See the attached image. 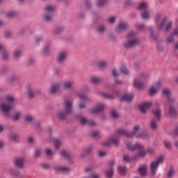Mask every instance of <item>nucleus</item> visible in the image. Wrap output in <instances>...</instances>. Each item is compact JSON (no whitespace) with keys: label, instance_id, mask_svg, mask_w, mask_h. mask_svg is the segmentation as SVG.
<instances>
[{"label":"nucleus","instance_id":"nucleus-1","mask_svg":"<svg viewBox=\"0 0 178 178\" xmlns=\"http://www.w3.org/2000/svg\"><path fill=\"white\" fill-rule=\"evenodd\" d=\"M127 148L130 149V151H138L137 154H135L134 156V159H137V158H143V156H145V154H147V151L144 150V146L141 144L136 143L135 145H131V143H127Z\"/></svg>","mask_w":178,"mask_h":178},{"label":"nucleus","instance_id":"nucleus-2","mask_svg":"<svg viewBox=\"0 0 178 178\" xmlns=\"http://www.w3.org/2000/svg\"><path fill=\"white\" fill-rule=\"evenodd\" d=\"M73 101L72 99H66L64 104V112H59L57 114L58 119L65 120L66 115H69L73 112L72 109Z\"/></svg>","mask_w":178,"mask_h":178},{"label":"nucleus","instance_id":"nucleus-3","mask_svg":"<svg viewBox=\"0 0 178 178\" xmlns=\"http://www.w3.org/2000/svg\"><path fill=\"white\" fill-rule=\"evenodd\" d=\"M134 132L129 133L124 129H120V130H118V134H120V136H126V137H127V138H131V137H133V136H136V137H137V138H147V135L146 133L141 134H137V131H138V130H140V127H138V126L134 127Z\"/></svg>","mask_w":178,"mask_h":178},{"label":"nucleus","instance_id":"nucleus-4","mask_svg":"<svg viewBox=\"0 0 178 178\" xmlns=\"http://www.w3.org/2000/svg\"><path fill=\"white\" fill-rule=\"evenodd\" d=\"M5 99L6 101H7V102H10V104H1L0 105V109L2 112H3V113H6V116L8 117L9 116V114H8V113H9L10 111L12 109V102L15 101V97H13V96L7 95L6 96Z\"/></svg>","mask_w":178,"mask_h":178},{"label":"nucleus","instance_id":"nucleus-5","mask_svg":"<svg viewBox=\"0 0 178 178\" xmlns=\"http://www.w3.org/2000/svg\"><path fill=\"white\" fill-rule=\"evenodd\" d=\"M127 40L128 42L124 44V47H125L127 49L138 45V40L136 38V33L134 32H130L127 37Z\"/></svg>","mask_w":178,"mask_h":178},{"label":"nucleus","instance_id":"nucleus-6","mask_svg":"<svg viewBox=\"0 0 178 178\" xmlns=\"http://www.w3.org/2000/svg\"><path fill=\"white\" fill-rule=\"evenodd\" d=\"M45 14L44 15V19L46 22H51L52 17H54V12L55 10V7L52 6H46L44 8Z\"/></svg>","mask_w":178,"mask_h":178},{"label":"nucleus","instance_id":"nucleus-7","mask_svg":"<svg viewBox=\"0 0 178 178\" xmlns=\"http://www.w3.org/2000/svg\"><path fill=\"white\" fill-rule=\"evenodd\" d=\"M138 9L139 10H144L143 13L142 14L143 19H149V12L147 10V9H148V3L142 2L138 7Z\"/></svg>","mask_w":178,"mask_h":178},{"label":"nucleus","instance_id":"nucleus-8","mask_svg":"<svg viewBox=\"0 0 178 178\" xmlns=\"http://www.w3.org/2000/svg\"><path fill=\"white\" fill-rule=\"evenodd\" d=\"M162 162H163V157H159L157 161L152 162L150 165V171L152 175H155L158 166H159V163H162Z\"/></svg>","mask_w":178,"mask_h":178},{"label":"nucleus","instance_id":"nucleus-9","mask_svg":"<svg viewBox=\"0 0 178 178\" xmlns=\"http://www.w3.org/2000/svg\"><path fill=\"white\" fill-rule=\"evenodd\" d=\"M67 58V53L66 51H60L57 56L56 62L57 63H63V62L66 60Z\"/></svg>","mask_w":178,"mask_h":178},{"label":"nucleus","instance_id":"nucleus-10","mask_svg":"<svg viewBox=\"0 0 178 178\" xmlns=\"http://www.w3.org/2000/svg\"><path fill=\"white\" fill-rule=\"evenodd\" d=\"M152 106V103L151 102H145L144 104L138 106V108L140 109L142 113H145L147 109H149Z\"/></svg>","mask_w":178,"mask_h":178},{"label":"nucleus","instance_id":"nucleus-11","mask_svg":"<svg viewBox=\"0 0 178 178\" xmlns=\"http://www.w3.org/2000/svg\"><path fill=\"white\" fill-rule=\"evenodd\" d=\"M79 122L81 124H88V126H95L93 120H88L84 117H79Z\"/></svg>","mask_w":178,"mask_h":178},{"label":"nucleus","instance_id":"nucleus-12","mask_svg":"<svg viewBox=\"0 0 178 178\" xmlns=\"http://www.w3.org/2000/svg\"><path fill=\"white\" fill-rule=\"evenodd\" d=\"M105 108V106L104 104H99L95 107L94 108H92L89 111L90 113H99V112H102Z\"/></svg>","mask_w":178,"mask_h":178},{"label":"nucleus","instance_id":"nucleus-13","mask_svg":"<svg viewBox=\"0 0 178 178\" xmlns=\"http://www.w3.org/2000/svg\"><path fill=\"white\" fill-rule=\"evenodd\" d=\"M94 65L95 66H96V67H98L99 69H102L104 67H106L107 63L104 60H100L95 62Z\"/></svg>","mask_w":178,"mask_h":178},{"label":"nucleus","instance_id":"nucleus-14","mask_svg":"<svg viewBox=\"0 0 178 178\" xmlns=\"http://www.w3.org/2000/svg\"><path fill=\"white\" fill-rule=\"evenodd\" d=\"M127 27H129V25H127V23L124 22H121L119 23L118 26L116 29V31L118 33H120V31H122V30H127Z\"/></svg>","mask_w":178,"mask_h":178},{"label":"nucleus","instance_id":"nucleus-15","mask_svg":"<svg viewBox=\"0 0 178 178\" xmlns=\"http://www.w3.org/2000/svg\"><path fill=\"white\" fill-rule=\"evenodd\" d=\"M74 82L73 81H65L63 83V88L65 90H69L73 88Z\"/></svg>","mask_w":178,"mask_h":178},{"label":"nucleus","instance_id":"nucleus-16","mask_svg":"<svg viewBox=\"0 0 178 178\" xmlns=\"http://www.w3.org/2000/svg\"><path fill=\"white\" fill-rule=\"evenodd\" d=\"M89 81L91 84H99L101 83V78L97 76H91L89 78Z\"/></svg>","mask_w":178,"mask_h":178},{"label":"nucleus","instance_id":"nucleus-17","mask_svg":"<svg viewBox=\"0 0 178 178\" xmlns=\"http://www.w3.org/2000/svg\"><path fill=\"white\" fill-rule=\"evenodd\" d=\"M163 94L167 97V99L170 104L175 102V100L172 99V95H170V90L169 89L163 90Z\"/></svg>","mask_w":178,"mask_h":178},{"label":"nucleus","instance_id":"nucleus-18","mask_svg":"<svg viewBox=\"0 0 178 178\" xmlns=\"http://www.w3.org/2000/svg\"><path fill=\"white\" fill-rule=\"evenodd\" d=\"M15 166L17 168L22 169V168H23V166H24V158L17 159L15 160Z\"/></svg>","mask_w":178,"mask_h":178},{"label":"nucleus","instance_id":"nucleus-19","mask_svg":"<svg viewBox=\"0 0 178 178\" xmlns=\"http://www.w3.org/2000/svg\"><path fill=\"white\" fill-rule=\"evenodd\" d=\"M60 88V85L59 83H54L51 85V86L49 88V93L50 94H55L58 90Z\"/></svg>","mask_w":178,"mask_h":178},{"label":"nucleus","instance_id":"nucleus-20","mask_svg":"<svg viewBox=\"0 0 178 178\" xmlns=\"http://www.w3.org/2000/svg\"><path fill=\"white\" fill-rule=\"evenodd\" d=\"M91 151H92V147H89L83 149L82 153L80 155V158L81 159H83V158H86V156H87V155H88V154H90V152H91Z\"/></svg>","mask_w":178,"mask_h":178},{"label":"nucleus","instance_id":"nucleus-21","mask_svg":"<svg viewBox=\"0 0 178 178\" xmlns=\"http://www.w3.org/2000/svg\"><path fill=\"white\" fill-rule=\"evenodd\" d=\"M133 98H134V95L133 94H127L121 97V101H127V102H130L133 101Z\"/></svg>","mask_w":178,"mask_h":178},{"label":"nucleus","instance_id":"nucleus-22","mask_svg":"<svg viewBox=\"0 0 178 178\" xmlns=\"http://www.w3.org/2000/svg\"><path fill=\"white\" fill-rule=\"evenodd\" d=\"M134 86L138 88V90H143L145 87V85L136 79L134 82Z\"/></svg>","mask_w":178,"mask_h":178},{"label":"nucleus","instance_id":"nucleus-23","mask_svg":"<svg viewBox=\"0 0 178 178\" xmlns=\"http://www.w3.org/2000/svg\"><path fill=\"white\" fill-rule=\"evenodd\" d=\"M169 113L171 118H177V111L173 106L170 107Z\"/></svg>","mask_w":178,"mask_h":178},{"label":"nucleus","instance_id":"nucleus-24","mask_svg":"<svg viewBox=\"0 0 178 178\" xmlns=\"http://www.w3.org/2000/svg\"><path fill=\"white\" fill-rule=\"evenodd\" d=\"M53 143L54 144L55 149H59V148H60V145L62 144V142L60 141V140H59L58 138H54Z\"/></svg>","mask_w":178,"mask_h":178},{"label":"nucleus","instance_id":"nucleus-25","mask_svg":"<svg viewBox=\"0 0 178 178\" xmlns=\"http://www.w3.org/2000/svg\"><path fill=\"white\" fill-rule=\"evenodd\" d=\"M161 113H162V111L161 109L157 108L156 110H153V115L156 118L157 120H161Z\"/></svg>","mask_w":178,"mask_h":178},{"label":"nucleus","instance_id":"nucleus-26","mask_svg":"<svg viewBox=\"0 0 178 178\" xmlns=\"http://www.w3.org/2000/svg\"><path fill=\"white\" fill-rule=\"evenodd\" d=\"M138 172L141 176H145L147 174V165H143L138 168Z\"/></svg>","mask_w":178,"mask_h":178},{"label":"nucleus","instance_id":"nucleus-27","mask_svg":"<svg viewBox=\"0 0 178 178\" xmlns=\"http://www.w3.org/2000/svg\"><path fill=\"white\" fill-rule=\"evenodd\" d=\"M159 87V83L156 84V87L152 86L149 90V95H154V94H156V91H158Z\"/></svg>","mask_w":178,"mask_h":178},{"label":"nucleus","instance_id":"nucleus-28","mask_svg":"<svg viewBox=\"0 0 178 178\" xmlns=\"http://www.w3.org/2000/svg\"><path fill=\"white\" fill-rule=\"evenodd\" d=\"M150 127L152 130H156L158 129V122L156 119H153L150 122Z\"/></svg>","mask_w":178,"mask_h":178},{"label":"nucleus","instance_id":"nucleus-29","mask_svg":"<svg viewBox=\"0 0 178 178\" xmlns=\"http://www.w3.org/2000/svg\"><path fill=\"white\" fill-rule=\"evenodd\" d=\"M118 171H119L120 175L121 176H123V175H124L126 172H127V168H126V167H124V166L120 165L118 167Z\"/></svg>","mask_w":178,"mask_h":178},{"label":"nucleus","instance_id":"nucleus-30","mask_svg":"<svg viewBox=\"0 0 178 178\" xmlns=\"http://www.w3.org/2000/svg\"><path fill=\"white\" fill-rule=\"evenodd\" d=\"M60 154L61 156H63V158H66L67 159H70V156L69 155V153L66 152V150H61Z\"/></svg>","mask_w":178,"mask_h":178},{"label":"nucleus","instance_id":"nucleus-31","mask_svg":"<svg viewBox=\"0 0 178 178\" xmlns=\"http://www.w3.org/2000/svg\"><path fill=\"white\" fill-rule=\"evenodd\" d=\"M112 144V137H110L106 142L102 143V147H109Z\"/></svg>","mask_w":178,"mask_h":178},{"label":"nucleus","instance_id":"nucleus-32","mask_svg":"<svg viewBox=\"0 0 178 178\" xmlns=\"http://www.w3.org/2000/svg\"><path fill=\"white\" fill-rule=\"evenodd\" d=\"M20 115L21 113L19 112L15 113L13 117H12V120L14 122H17L19 120V118H20Z\"/></svg>","mask_w":178,"mask_h":178},{"label":"nucleus","instance_id":"nucleus-33","mask_svg":"<svg viewBox=\"0 0 178 178\" xmlns=\"http://www.w3.org/2000/svg\"><path fill=\"white\" fill-rule=\"evenodd\" d=\"M17 13L15 11H9L7 13V17H16Z\"/></svg>","mask_w":178,"mask_h":178},{"label":"nucleus","instance_id":"nucleus-34","mask_svg":"<svg viewBox=\"0 0 178 178\" xmlns=\"http://www.w3.org/2000/svg\"><path fill=\"white\" fill-rule=\"evenodd\" d=\"M167 21H168V17H164L160 26H159V30H162V29L165 27V24H166Z\"/></svg>","mask_w":178,"mask_h":178},{"label":"nucleus","instance_id":"nucleus-35","mask_svg":"<svg viewBox=\"0 0 178 178\" xmlns=\"http://www.w3.org/2000/svg\"><path fill=\"white\" fill-rule=\"evenodd\" d=\"M105 177L106 178H112V168H109L105 172Z\"/></svg>","mask_w":178,"mask_h":178},{"label":"nucleus","instance_id":"nucleus-36","mask_svg":"<svg viewBox=\"0 0 178 178\" xmlns=\"http://www.w3.org/2000/svg\"><path fill=\"white\" fill-rule=\"evenodd\" d=\"M78 96L81 98V99L83 100V102H88L90 101V98L87 97L83 95H80L78 93Z\"/></svg>","mask_w":178,"mask_h":178},{"label":"nucleus","instance_id":"nucleus-37","mask_svg":"<svg viewBox=\"0 0 178 178\" xmlns=\"http://www.w3.org/2000/svg\"><path fill=\"white\" fill-rule=\"evenodd\" d=\"M120 72L123 73L124 74H129V70L124 65H122L120 67Z\"/></svg>","mask_w":178,"mask_h":178},{"label":"nucleus","instance_id":"nucleus-38","mask_svg":"<svg viewBox=\"0 0 178 178\" xmlns=\"http://www.w3.org/2000/svg\"><path fill=\"white\" fill-rule=\"evenodd\" d=\"M97 31V33H100L101 34L104 33V32L105 31V26L104 25L99 26Z\"/></svg>","mask_w":178,"mask_h":178},{"label":"nucleus","instance_id":"nucleus-39","mask_svg":"<svg viewBox=\"0 0 178 178\" xmlns=\"http://www.w3.org/2000/svg\"><path fill=\"white\" fill-rule=\"evenodd\" d=\"M175 175V168H171L167 175L168 177H173Z\"/></svg>","mask_w":178,"mask_h":178},{"label":"nucleus","instance_id":"nucleus-40","mask_svg":"<svg viewBox=\"0 0 178 178\" xmlns=\"http://www.w3.org/2000/svg\"><path fill=\"white\" fill-rule=\"evenodd\" d=\"M22 56V51L20 50H15L14 51V57L17 58H20V56Z\"/></svg>","mask_w":178,"mask_h":178},{"label":"nucleus","instance_id":"nucleus-41","mask_svg":"<svg viewBox=\"0 0 178 178\" xmlns=\"http://www.w3.org/2000/svg\"><path fill=\"white\" fill-rule=\"evenodd\" d=\"M44 154L47 156H52L54 155V153L52 152V150H51V149H46L44 150Z\"/></svg>","mask_w":178,"mask_h":178},{"label":"nucleus","instance_id":"nucleus-42","mask_svg":"<svg viewBox=\"0 0 178 178\" xmlns=\"http://www.w3.org/2000/svg\"><path fill=\"white\" fill-rule=\"evenodd\" d=\"M28 97H29V98H33V97H34V92H33L32 88L28 89Z\"/></svg>","mask_w":178,"mask_h":178},{"label":"nucleus","instance_id":"nucleus-43","mask_svg":"<svg viewBox=\"0 0 178 178\" xmlns=\"http://www.w3.org/2000/svg\"><path fill=\"white\" fill-rule=\"evenodd\" d=\"M112 118H114V119L119 118V113L115 109L112 110Z\"/></svg>","mask_w":178,"mask_h":178},{"label":"nucleus","instance_id":"nucleus-44","mask_svg":"<svg viewBox=\"0 0 178 178\" xmlns=\"http://www.w3.org/2000/svg\"><path fill=\"white\" fill-rule=\"evenodd\" d=\"M63 31V28L58 27L54 29L55 34H60Z\"/></svg>","mask_w":178,"mask_h":178},{"label":"nucleus","instance_id":"nucleus-45","mask_svg":"<svg viewBox=\"0 0 178 178\" xmlns=\"http://www.w3.org/2000/svg\"><path fill=\"white\" fill-rule=\"evenodd\" d=\"M81 91H83V92H87L90 91V88L87 85H83L81 87Z\"/></svg>","mask_w":178,"mask_h":178},{"label":"nucleus","instance_id":"nucleus-46","mask_svg":"<svg viewBox=\"0 0 178 178\" xmlns=\"http://www.w3.org/2000/svg\"><path fill=\"white\" fill-rule=\"evenodd\" d=\"M18 138H19V136L16 134L10 135V138L12 141H17Z\"/></svg>","mask_w":178,"mask_h":178},{"label":"nucleus","instance_id":"nucleus-47","mask_svg":"<svg viewBox=\"0 0 178 178\" xmlns=\"http://www.w3.org/2000/svg\"><path fill=\"white\" fill-rule=\"evenodd\" d=\"M148 74L145 73H140V80H145V79H147Z\"/></svg>","mask_w":178,"mask_h":178},{"label":"nucleus","instance_id":"nucleus-48","mask_svg":"<svg viewBox=\"0 0 178 178\" xmlns=\"http://www.w3.org/2000/svg\"><path fill=\"white\" fill-rule=\"evenodd\" d=\"M25 120L26 122H33V115H25Z\"/></svg>","mask_w":178,"mask_h":178},{"label":"nucleus","instance_id":"nucleus-49","mask_svg":"<svg viewBox=\"0 0 178 178\" xmlns=\"http://www.w3.org/2000/svg\"><path fill=\"white\" fill-rule=\"evenodd\" d=\"M106 2V0H98L97 2V6H103V5H105V3Z\"/></svg>","mask_w":178,"mask_h":178},{"label":"nucleus","instance_id":"nucleus-50","mask_svg":"<svg viewBox=\"0 0 178 178\" xmlns=\"http://www.w3.org/2000/svg\"><path fill=\"white\" fill-rule=\"evenodd\" d=\"M112 143L114 145H119V138H113Z\"/></svg>","mask_w":178,"mask_h":178},{"label":"nucleus","instance_id":"nucleus-51","mask_svg":"<svg viewBox=\"0 0 178 178\" xmlns=\"http://www.w3.org/2000/svg\"><path fill=\"white\" fill-rule=\"evenodd\" d=\"M35 158H38L39 156H41V149H38L35 151Z\"/></svg>","mask_w":178,"mask_h":178},{"label":"nucleus","instance_id":"nucleus-52","mask_svg":"<svg viewBox=\"0 0 178 178\" xmlns=\"http://www.w3.org/2000/svg\"><path fill=\"white\" fill-rule=\"evenodd\" d=\"M1 58L2 59H3L4 60H6V59H8V52L6 51H3L1 54Z\"/></svg>","mask_w":178,"mask_h":178},{"label":"nucleus","instance_id":"nucleus-53","mask_svg":"<svg viewBox=\"0 0 178 178\" xmlns=\"http://www.w3.org/2000/svg\"><path fill=\"white\" fill-rule=\"evenodd\" d=\"M173 34H171L168 38H167L168 42L172 43L173 40H175V38L173 37Z\"/></svg>","mask_w":178,"mask_h":178},{"label":"nucleus","instance_id":"nucleus-54","mask_svg":"<svg viewBox=\"0 0 178 178\" xmlns=\"http://www.w3.org/2000/svg\"><path fill=\"white\" fill-rule=\"evenodd\" d=\"M123 158L124 161H126L127 162H131V158H130L129 155L125 154Z\"/></svg>","mask_w":178,"mask_h":178},{"label":"nucleus","instance_id":"nucleus-55","mask_svg":"<svg viewBox=\"0 0 178 178\" xmlns=\"http://www.w3.org/2000/svg\"><path fill=\"white\" fill-rule=\"evenodd\" d=\"M160 21H161V15L158 14L156 15V18H155L156 24H158V23H159Z\"/></svg>","mask_w":178,"mask_h":178},{"label":"nucleus","instance_id":"nucleus-56","mask_svg":"<svg viewBox=\"0 0 178 178\" xmlns=\"http://www.w3.org/2000/svg\"><path fill=\"white\" fill-rule=\"evenodd\" d=\"M58 170H60V172H69V168L66 167H59Z\"/></svg>","mask_w":178,"mask_h":178},{"label":"nucleus","instance_id":"nucleus-57","mask_svg":"<svg viewBox=\"0 0 178 178\" xmlns=\"http://www.w3.org/2000/svg\"><path fill=\"white\" fill-rule=\"evenodd\" d=\"M105 155H106V152H105L104 151L98 152V156H99L100 158H102V156H105Z\"/></svg>","mask_w":178,"mask_h":178},{"label":"nucleus","instance_id":"nucleus-58","mask_svg":"<svg viewBox=\"0 0 178 178\" xmlns=\"http://www.w3.org/2000/svg\"><path fill=\"white\" fill-rule=\"evenodd\" d=\"M40 167L42 168V169H48L49 168V164L48 163H42L40 165Z\"/></svg>","mask_w":178,"mask_h":178},{"label":"nucleus","instance_id":"nucleus-59","mask_svg":"<svg viewBox=\"0 0 178 178\" xmlns=\"http://www.w3.org/2000/svg\"><path fill=\"white\" fill-rule=\"evenodd\" d=\"M138 30H145V25H143V24H138L136 26Z\"/></svg>","mask_w":178,"mask_h":178},{"label":"nucleus","instance_id":"nucleus-60","mask_svg":"<svg viewBox=\"0 0 178 178\" xmlns=\"http://www.w3.org/2000/svg\"><path fill=\"white\" fill-rule=\"evenodd\" d=\"M172 29V22H169L166 26V31H170V29Z\"/></svg>","mask_w":178,"mask_h":178},{"label":"nucleus","instance_id":"nucleus-61","mask_svg":"<svg viewBox=\"0 0 178 178\" xmlns=\"http://www.w3.org/2000/svg\"><path fill=\"white\" fill-rule=\"evenodd\" d=\"M164 145L166 148H170L171 145L170 143L168 142V141H164Z\"/></svg>","mask_w":178,"mask_h":178},{"label":"nucleus","instance_id":"nucleus-62","mask_svg":"<svg viewBox=\"0 0 178 178\" xmlns=\"http://www.w3.org/2000/svg\"><path fill=\"white\" fill-rule=\"evenodd\" d=\"M40 41H42V38L41 36H38L35 38L36 44H38V42H40Z\"/></svg>","mask_w":178,"mask_h":178},{"label":"nucleus","instance_id":"nucleus-63","mask_svg":"<svg viewBox=\"0 0 178 178\" xmlns=\"http://www.w3.org/2000/svg\"><path fill=\"white\" fill-rule=\"evenodd\" d=\"M28 143L29 144H34V139L32 137H29L28 138Z\"/></svg>","mask_w":178,"mask_h":178},{"label":"nucleus","instance_id":"nucleus-64","mask_svg":"<svg viewBox=\"0 0 178 178\" xmlns=\"http://www.w3.org/2000/svg\"><path fill=\"white\" fill-rule=\"evenodd\" d=\"M10 35H12V32L7 31L5 33V37H6L7 38H9V37H10Z\"/></svg>","mask_w":178,"mask_h":178}]
</instances>
